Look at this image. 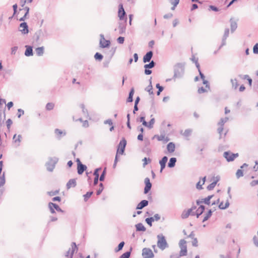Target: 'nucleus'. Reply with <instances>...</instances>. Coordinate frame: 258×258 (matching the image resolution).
Here are the masks:
<instances>
[{"label": "nucleus", "instance_id": "11", "mask_svg": "<svg viewBox=\"0 0 258 258\" xmlns=\"http://www.w3.org/2000/svg\"><path fill=\"white\" fill-rule=\"evenodd\" d=\"M100 39L99 42L100 47L103 48H107L109 47L110 45V41L105 39L104 35L101 34L100 35Z\"/></svg>", "mask_w": 258, "mask_h": 258}, {"label": "nucleus", "instance_id": "24", "mask_svg": "<svg viewBox=\"0 0 258 258\" xmlns=\"http://www.w3.org/2000/svg\"><path fill=\"white\" fill-rule=\"evenodd\" d=\"M54 133L56 135L57 139L60 140L62 137L66 136V133L65 132H63L58 128H56L54 130Z\"/></svg>", "mask_w": 258, "mask_h": 258}, {"label": "nucleus", "instance_id": "50", "mask_svg": "<svg viewBox=\"0 0 258 258\" xmlns=\"http://www.w3.org/2000/svg\"><path fill=\"white\" fill-rule=\"evenodd\" d=\"M21 138H22V136L20 135L17 136V135L15 134L13 137V140H14V142L15 143H17V142L20 143L21 142Z\"/></svg>", "mask_w": 258, "mask_h": 258}, {"label": "nucleus", "instance_id": "58", "mask_svg": "<svg viewBox=\"0 0 258 258\" xmlns=\"http://www.w3.org/2000/svg\"><path fill=\"white\" fill-rule=\"evenodd\" d=\"M141 115H142L137 119V121L143 122L144 120H145V115L143 112L141 113Z\"/></svg>", "mask_w": 258, "mask_h": 258}, {"label": "nucleus", "instance_id": "17", "mask_svg": "<svg viewBox=\"0 0 258 258\" xmlns=\"http://www.w3.org/2000/svg\"><path fill=\"white\" fill-rule=\"evenodd\" d=\"M126 20H127V18L125 19V20L124 22L118 23V29H119V34H122L125 31Z\"/></svg>", "mask_w": 258, "mask_h": 258}, {"label": "nucleus", "instance_id": "53", "mask_svg": "<svg viewBox=\"0 0 258 258\" xmlns=\"http://www.w3.org/2000/svg\"><path fill=\"white\" fill-rule=\"evenodd\" d=\"M102 169L101 167L96 168L94 171L93 175L95 177H99V171Z\"/></svg>", "mask_w": 258, "mask_h": 258}, {"label": "nucleus", "instance_id": "10", "mask_svg": "<svg viewBox=\"0 0 258 258\" xmlns=\"http://www.w3.org/2000/svg\"><path fill=\"white\" fill-rule=\"evenodd\" d=\"M143 258H153L154 254L152 250L150 248H144L142 249Z\"/></svg>", "mask_w": 258, "mask_h": 258}, {"label": "nucleus", "instance_id": "59", "mask_svg": "<svg viewBox=\"0 0 258 258\" xmlns=\"http://www.w3.org/2000/svg\"><path fill=\"white\" fill-rule=\"evenodd\" d=\"M229 34V28H226L225 29L224 34L223 36L224 39H227V38L228 37Z\"/></svg>", "mask_w": 258, "mask_h": 258}, {"label": "nucleus", "instance_id": "38", "mask_svg": "<svg viewBox=\"0 0 258 258\" xmlns=\"http://www.w3.org/2000/svg\"><path fill=\"white\" fill-rule=\"evenodd\" d=\"M106 167H105L101 174V175L99 177V180L100 181H103L105 179V177L106 174Z\"/></svg>", "mask_w": 258, "mask_h": 258}, {"label": "nucleus", "instance_id": "28", "mask_svg": "<svg viewBox=\"0 0 258 258\" xmlns=\"http://www.w3.org/2000/svg\"><path fill=\"white\" fill-rule=\"evenodd\" d=\"M216 178L217 179L215 181L212 182L207 186V188L208 190H211L213 189L215 186H216L217 182L220 180V178L218 176L216 177Z\"/></svg>", "mask_w": 258, "mask_h": 258}, {"label": "nucleus", "instance_id": "31", "mask_svg": "<svg viewBox=\"0 0 258 258\" xmlns=\"http://www.w3.org/2000/svg\"><path fill=\"white\" fill-rule=\"evenodd\" d=\"M205 210V206L204 205H200L199 207L197 209V217L199 218L204 212Z\"/></svg>", "mask_w": 258, "mask_h": 258}, {"label": "nucleus", "instance_id": "64", "mask_svg": "<svg viewBox=\"0 0 258 258\" xmlns=\"http://www.w3.org/2000/svg\"><path fill=\"white\" fill-rule=\"evenodd\" d=\"M253 242L254 244L256 246L258 247V237L256 236H254L253 237Z\"/></svg>", "mask_w": 258, "mask_h": 258}, {"label": "nucleus", "instance_id": "4", "mask_svg": "<svg viewBox=\"0 0 258 258\" xmlns=\"http://www.w3.org/2000/svg\"><path fill=\"white\" fill-rule=\"evenodd\" d=\"M157 246L161 250H164L168 247V244L166 240L165 236L162 234L157 235Z\"/></svg>", "mask_w": 258, "mask_h": 258}, {"label": "nucleus", "instance_id": "37", "mask_svg": "<svg viewBox=\"0 0 258 258\" xmlns=\"http://www.w3.org/2000/svg\"><path fill=\"white\" fill-rule=\"evenodd\" d=\"M214 195H210L208 196L207 198L202 199L203 203L206 205H209L210 204V200L213 197Z\"/></svg>", "mask_w": 258, "mask_h": 258}, {"label": "nucleus", "instance_id": "12", "mask_svg": "<svg viewBox=\"0 0 258 258\" xmlns=\"http://www.w3.org/2000/svg\"><path fill=\"white\" fill-rule=\"evenodd\" d=\"M72 248H70L66 252V254L65 256L66 257H68L69 254H70V258H73L74 253L75 251H77L78 248L76 245V243L74 242H73L71 244Z\"/></svg>", "mask_w": 258, "mask_h": 258}, {"label": "nucleus", "instance_id": "44", "mask_svg": "<svg viewBox=\"0 0 258 258\" xmlns=\"http://www.w3.org/2000/svg\"><path fill=\"white\" fill-rule=\"evenodd\" d=\"M142 161H143V166L145 167L148 163L151 162L152 160L149 158L145 157Z\"/></svg>", "mask_w": 258, "mask_h": 258}, {"label": "nucleus", "instance_id": "7", "mask_svg": "<svg viewBox=\"0 0 258 258\" xmlns=\"http://www.w3.org/2000/svg\"><path fill=\"white\" fill-rule=\"evenodd\" d=\"M126 145V141L125 138H123L119 142V145H118V148L117 150V154L122 155L125 151V148Z\"/></svg>", "mask_w": 258, "mask_h": 258}, {"label": "nucleus", "instance_id": "3", "mask_svg": "<svg viewBox=\"0 0 258 258\" xmlns=\"http://www.w3.org/2000/svg\"><path fill=\"white\" fill-rule=\"evenodd\" d=\"M46 30L43 31L42 29L37 30L33 35V38L37 44H40L43 41V37L45 36Z\"/></svg>", "mask_w": 258, "mask_h": 258}, {"label": "nucleus", "instance_id": "14", "mask_svg": "<svg viewBox=\"0 0 258 258\" xmlns=\"http://www.w3.org/2000/svg\"><path fill=\"white\" fill-rule=\"evenodd\" d=\"M118 15L119 19L120 20H125V19L127 18L126 17V13L123 9V5L121 4H120L118 6Z\"/></svg>", "mask_w": 258, "mask_h": 258}, {"label": "nucleus", "instance_id": "39", "mask_svg": "<svg viewBox=\"0 0 258 258\" xmlns=\"http://www.w3.org/2000/svg\"><path fill=\"white\" fill-rule=\"evenodd\" d=\"M132 250V248L131 247L130 251H126L121 254L119 258H129L131 255V250Z\"/></svg>", "mask_w": 258, "mask_h": 258}, {"label": "nucleus", "instance_id": "46", "mask_svg": "<svg viewBox=\"0 0 258 258\" xmlns=\"http://www.w3.org/2000/svg\"><path fill=\"white\" fill-rule=\"evenodd\" d=\"M99 185V188L96 191V195L97 196L100 195L104 189V186H103V184L102 183H100Z\"/></svg>", "mask_w": 258, "mask_h": 258}, {"label": "nucleus", "instance_id": "61", "mask_svg": "<svg viewBox=\"0 0 258 258\" xmlns=\"http://www.w3.org/2000/svg\"><path fill=\"white\" fill-rule=\"evenodd\" d=\"M142 151L149 154L151 152V149L148 147H144L142 149Z\"/></svg>", "mask_w": 258, "mask_h": 258}, {"label": "nucleus", "instance_id": "15", "mask_svg": "<svg viewBox=\"0 0 258 258\" xmlns=\"http://www.w3.org/2000/svg\"><path fill=\"white\" fill-rule=\"evenodd\" d=\"M144 183L145 186L144 189V194H147L150 191L152 185L151 182H150V178L148 177L145 178Z\"/></svg>", "mask_w": 258, "mask_h": 258}, {"label": "nucleus", "instance_id": "9", "mask_svg": "<svg viewBox=\"0 0 258 258\" xmlns=\"http://www.w3.org/2000/svg\"><path fill=\"white\" fill-rule=\"evenodd\" d=\"M149 62V63L144 65L145 74L147 75L152 74V72L150 69H152L156 66V62L154 60H151Z\"/></svg>", "mask_w": 258, "mask_h": 258}, {"label": "nucleus", "instance_id": "49", "mask_svg": "<svg viewBox=\"0 0 258 258\" xmlns=\"http://www.w3.org/2000/svg\"><path fill=\"white\" fill-rule=\"evenodd\" d=\"M54 104L53 103H47L46 105V109L47 110H51L53 109Z\"/></svg>", "mask_w": 258, "mask_h": 258}, {"label": "nucleus", "instance_id": "56", "mask_svg": "<svg viewBox=\"0 0 258 258\" xmlns=\"http://www.w3.org/2000/svg\"><path fill=\"white\" fill-rule=\"evenodd\" d=\"M155 138H157V139L159 141H163V140H164V136H163V135L159 136V135H156L153 137V139H154Z\"/></svg>", "mask_w": 258, "mask_h": 258}, {"label": "nucleus", "instance_id": "36", "mask_svg": "<svg viewBox=\"0 0 258 258\" xmlns=\"http://www.w3.org/2000/svg\"><path fill=\"white\" fill-rule=\"evenodd\" d=\"M93 191H89L87 192L86 194L83 196L84 201L87 202L88 200V199L91 197V196L93 195Z\"/></svg>", "mask_w": 258, "mask_h": 258}, {"label": "nucleus", "instance_id": "20", "mask_svg": "<svg viewBox=\"0 0 258 258\" xmlns=\"http://www.w3.org/2000/svg\"><path fill=\"white\" fill-rule=\"evenodd\" d=\"M149 204L148 201L146 200H143L141 201L137 206L136 209L141 210L144 208L147 207Z\"/></svg>", "mask_w": 258, "mask_h": 258}, {"label": "nucleus", "instance_id": "34", "mask_svg": "<svg viewBox=\"0 0 258 258\" xmlns=\"http://www.w3.org/2000/svg\"><path fill=\"white\" fill-rule=\"evenodd\" d=\"M5 172H4L3 174L0 173V187L3 186L5 184Z\"/></svg>", "mask_w": 258, "mask_h": 258}, {"label": "nucleus", "instance_id": "43", "mask_svg": "<svg viewBox=\"0 0 258 258\" xmlns=\"http://www.w3.org/2000/svg\"><path fill=\"white\" fill-rule=\"evenodd\" d=\"M242 79L247 80L248 81V85H249L250 87H251L252 80L248 75H244L243 76Z\"/></svg>", "mask_w": 258, "mask_h": 258}, {"label": "nucleus", "instance_id": "6", "mask_svg": "<svg viewBox=\"0 0 258 258\" xmlns=\"http://www.w3.org/2000/svg\"><path fill=\"white\" fill-rule=\"evenodd\" d=\"M238 153H233L230 151H226L223 153L224 157L228 162L234 161L236 157H238Z\"/></svg>", "mask_w": 258, "mask_h": 258}, {"label": "nucleus", "instance_id": "8", "mask_svg": "<svg viewBox=\"0 0 258 258\" xmlns=\"http://www.w3.org/2000/svg\"><path fill=\"white\" fill-rule=\"evenodd\" d=\"M48 207L50 212L52 214L55 213V211L54 210H56V211L57 212H59L62 213H64V211L62 210L56 204L52 202H49L48 204Z\"/></svg>", "mask_w": 258, "mask_h": 258}, {"label": "nucleus", "instance_id": "33", "mask_svg": "<svg viewBox=\"0 0 258 258\" xmlns=\"http://www.w3.org/2000/svg\"><path fill=\"white\" fill-rule=\"evenodd\" d=\"M44 48L43 46L37 47L36 49V53L38 56H42L44 53Z\"/></svg>", "mask_w": 258, "mask_h": 258}, {"label": "nucleus", "instance_id": "5", "mask_svg": "<svg viewBox=\"0 0 258 258\" xmlns=\"http://www.w3.org/2000/svg\"><path fill=\"white\" fill-rule=\"evenodd\" d=\"M58 161V159L56 157L50 158L48 161L45 164L47 171L49 172L53 171Z\"/></svg>", "mask_w": 258, "mask_h": 258}, {"label": "nucleus", "instance_id": "55", "mask_svg": "<svg viewBox=\"0 0 258 258\" xmlns=\"http://www.w3.org/2000/svg\"><path fill=\"white\" fill-rule=\"evenodd\" d=\"M155 120L154 118L151 119L150 121L148 122V128H152L153 127V125L155 123Z\"/></svg>", "mask_w": 258, "mask_h": 258}, {"label": "nucleus", "instance_id": "48", "mask_svg": "<svg viewBox=\"0 0 258 258\" xmlns=\"http://www.w3.org/2000/svg\"><path fill=\"white\" fill-rule=\"evenodd\" d=\"M153 87L152 85H149L146 88L145 90L149 92V94L150 95H153L154 94L153 92L152 91Z\"/></svg>", "mask_w": 258, "mask_h": 258}, {"label": "nucleus", "instance_id": "41", "mask_svg": "<svg viewBox=\"0 0 258 258\" xmlns=\"http://www.w3.org/2000/svg\"><path fill=\"white\" fill-rule=\"evenodd\" d=\"M156 87L158 90L157 92V95L159 96L160 95L161 92H162L163 91L164 87L160 86V84H159V83H157L156 85Z\"/></svg>", "mask_w": 258, "mask_h": 258}, {"label": "nucleus", "instance_id": "35", "mask_svg": "<svg viewBox=\"0 0 258 258\" xmlns=\"http://www.w3.org/2000/svg\"><path fill=\"white\" fill-rule=\"evenodd\" d=\"M213 212V211L211 209H210L208 211V213L206 214L205 216L204 217L203 220V222H205V221L208 220L211 217Z\"/></svg>", "mask_w": 258, "mask_h": 258}, {"label": "nucleus", "instance_id": "52", "mask_svg": "<svg viewBox=\"0 0 258 258\" xmlns=\"http://www.w3.org/2000/svg\"><path fill=\"white\" fill-rule=\"evenodd\" d=\"M189 215L187 211L184 210L181 214V217L182 219H186Z\"/></svg>", "mask_w": 258, "mask_h": 258}, {"label": "nucleus", "instance_id": "19", "mask_svg": "<svg viewBox=\"0 0 258 258\" xmlns=\"http://www.w3.org/2000/svg\"><path fill=\"white\" fill-rule=\"evenodd\" d=\"M168 160V157L167 156H164L160 161L159 164L161 166L160 172H162L163 170L165 168L166 164Z\"/></svg>", "mask_w": 258, "mask_h": 258}, {"label": "nucleus", "instance_id": "23", "mask_svg": "<svg viewBox=\"0 0 258 258\" xmlns=\"http://www.w3.org/2000/svg\"><path fill=\"white\" fill-rule=\"evenodd\" d=\"M77 185L76 179L75 178L71 179L67 182L66 186L68 189L71 187H75Z\"/></svg>", "mask_w": 258, "mask_h": 258}, {"label": "nucleus", "instance_id": "27", "mask_svg": "<svg viewBox=\"0 0 258 258\" xmlns=\"http://www.w3.org/2000/svg\"><path fill=\"white\" fill-rule=\"evenodd\" d=\"M177 161V159L175 157H172L169 159V161L168 163V167L169 168H173L175 166V163Z\"/></svg>", "mask_w": 258, "mask_h": 258}, {"label": "nucleus", "instance_id": "25", "mask_svg": "<svg viewBox=\"0 0 258 258\" xmlns=\"http://www.w3.org/2000/svg\"><path fill=\"white\" fill-rule=\"evenodd\" d=\"M135 93L134 88L131 89L128 97L126 99V102H132L133 101V96Z\"/></svg>", "mask_w": 258, "mask_h": 258}, {"label": "nucleus", "instance_id": "57", "mask_svg": "<svg viewBox=\"0 0 258 258\" xmlns=\"http://www.w3.org/2000/svg\"><path fill=\"white\" fill-rule=\"evenodd\" d=\"M207 92L208 90L206 88H204L203 87H200L198 90V92L199 94H202Z\"/></svg>", "mask_w": 258, "mask_h": 258}, {"label": "nucleus", "instance_id": "1", "mask_svg": "<svg viewBox=\"0 0 258 258\" xmlns=\"http://www.w3.org/2000/svg\"><path fill=\"white\" fill-rule=\"evenodd\" d=\"M174 75L173 80L175 81L176 79L182 77L184 73V65L182 63H177L173 67Z\"/></svg>", "mask_w": 258, "mask_h": 258}, {"label": "nucleus", "instance_id": "42", "mask_svg": "<svg viewBox=\"0 0 258 258\" xmlns=\"http://www.w3.org/2000/svg\"><path fill=\"white\" fill-rule=\"evenodd\" d=\"M94 58L96 60L101 61L103 58V56L99 52H96L94 55Z\"/></svg>", "mask_w": 258, "mask_h": 258}, {"label": "nucleus", "instance_id": "29", "mask_svg": "<svg viewBox=\"0 0 258 258\" xmlns=\"http://www.w3.org/2000/svg\"><path fill=\"white\" fill-rule=\"evenodd\" d=\"M135 226H136V231H137L144 232L146 230V228H145V227L141 223H139L135 225Z\"/></svg>", "mask_w": 258, "mask_h": 258}, {"label": "nucleus", "instance_id": "63", "mask_svg": "<svg viewBox=\"0 0 258 258\" xmlns=\"http://www.w3.org/2000/svg\"><path fill=\"white\" fill-rule=\"evenodd\" d=\"M253 52L254 54H258V43H256L253 48Z\"/></svg>", "mask_w": 258, "mask_h": 258}, {"label": "nucleus", "instance_id": "32", "mask_svg": "<svg viewBox=\"0 0 258 258\" xmlns=\"http://www.w3.org/2000/svg\"><path fill=\"white\" fill-rule=\"evenodd\" d=\"M230 82L232 84V87L234 90H236L239 86L237 79H231Z\"/></svg>", "mask_w": 258, "mask_h": 258}, {"label": "nucleus", "instance_id": "51", "mask_svg": "<svg viewBox=\"0 0 258 258\" xmlns=\"http://www.w3.org/2000/svg\"><path fill=\"white\" fill-rule=\"evenodd\" d=\"M81 108L82 109V112L85 116H89L88 112L87 109L85 108V105L83 104H81Z\"/></svg>", "mask_w": 258, "mask_h": 258}, {"label": "nucleus", "instance_id": "18", "mask_svg": "<svg viewBox=\"0 0 258 258\" xmlns=\"http://www.w3.org/2000/svg\"><path fill=\"white\" fill-rule=\"evenodd\" d=\"M153 55V52L150 50L147 52L146 54L144 56L143 61L144 63L148 62L151 61V59Z\"/></svg>", "mask_w": 258, "mask_h": 258}, {"label": "nucleus", "instance_id": "47", "mask_svg": "<svg viewBox=\"0 0 258 258\" xmlns=\"http://www.w3.org/2000/svg\"><path fill=\"white\" fill-rule=\"evenodd\" d=\"M236 176L237 178L242 177L243 176V170L241 169H238L236 173Z\"/></svg>", "mask_w": 258, "mask_h": 258}, {"label": "nucleus", "instance_id": "30", "mask_svg": "<svg viewBox=\"0 0 258 258\" xmlns=\"http://www.w3.org/2000/svg\"><path fill=\"white\" fill-rule=\"evenodd\" d=\"M231 31L233 33L237 28V24L236 22L233 21L232 19L230 20Z\"/></svg>", "mask_w": 258, "mask_h": 258}, {"label": "nucleus", "instance_id": "2", "mask_svg": "<svg viewBox=\"0 0 258 258\" xmlns=\"http://www.w3.org/2000/svg\"><path fill=\"white\" fill-rule=\"evenodd\" d=\"M179 245L180 248L179 254H175L171 255L170 258H179L180 256L187 255V245L186 241L184 239H181L179 242Z\"/></svg>", "mask_w": 258, "mask_h": 258}, {"label": "nucleus", "instance_id": "54", "mask_svg": "<svg viewBox=\"0 0 258 258\" xmlns=\"http://www.w3.org/2000/svg\"><path fill=\"white\" fill-rule=\"evenodd\" d=\"M47 193L49 196L52 197V196L57 195L59 193V190H55L54 191H48Z\"/></svg>", "mask_w": 258, "mask_h": 258}, {"label": "nucleus", "instance_id": "40", "mask_svg": "<svg viewBox=\"0 0 258 258\" xmlns=\"http://www.w3.org/2000/svg\"><path fill=\"white\" fill-rule=\"evenodd\" d=\"M124 244H125V243L124 241H121V242H120L119 243V244L118 245L117 247L115 248V250H114L116 252H117L122 250V249L123 248V247L124 245Z\"/></svg>", "mask_w": 258, "mask_h": 258}, {"label": "nucleus", "instance_id": "60", "mask_svg": "<svg viewBox=\"0 0 258 258\" xmlns=\"http://www.w3.org/2000/svg\"><path fill=\"white\" fill-rule=\"evenodd\" d=\"M24 114V111L22 109H18L17 116L18 118H20L22 115Z\"/></svg>", "mask_w": 258, "mask_h": 258}, {"label": "nucleus", "instance_id": "16", "mask_svg": "<svg viewBox=\"0 0 258 258\" xmlns=\"http://www.w3.org/2000/svg\"><path fill=\"white\" fill-rule=\"evenodd\" d=\"M19 31L23 34H28L29 32V28L26 22H23L20 24Z\"/></svg>", "mask_w": 258, "mask_h": 258}, {"label": "nucleus", "instance_id": "21", "mask_svg": "<svg viewBox=\"0 0 258 258\" xmlns=\"http://www.w3.org/2000/svg\"><path fill=\"white\" fill-rule=\"evenodd\" d=\"M87 168V167L85 165L82 163L78 164V166H77V172L78 174H82L86 170Z\"/></svg>", "mask_w": 258, "mask_h": 258}, {"label": "nucleus", "instance_id": "13", "mask_svg": "<svg viewBox=\"0 0 258 258\" xmlns=\"http://www.w3.org/2000/svg\"><path fill=\"white\" fill-rule=\"evenodd\" d=\"M229 119L228 117H225V118H221L220 119V121L218 123V124L220 125V127L217 129L218 133L220 135V138H221L222 133L223 131V126L225 122H226Z\"/></svg>", "mask_w": 258, "mask_h": 258}, {"label": "nucleus", "instance_id": "62", "mask_svg": "<svg viewBox=\"0 0 258 258\" xmlns=\"http://www.w3.org/2000/svg\"><path fill=\"white\" fill-rule=\"evenodd\" d=\"M18 49V46H13L11 48V54L12 55H15Z\"/></svg>", "mask_w": 258, "mask_h": 258}, {"label": "nucleus", "instance_id": "45", "mask_svg": "<svg viewBox=\"0 0 258 258\" xmlns=\"http://www.w3.org/2000/svg\"><path fill=\"white\" fill-rule=\"evenodd\" d=\"M154 221V219L153 217H149V218H147L146 219H145V221L150 226H152V222Z\"/></svg>", "mask_w": 258, "mask_h": 258}, {"label": "nucleus", "instance_id": "26", "mask_svg": "<svg viewBox=\"0 0 258 258\" xmlns=\"http://www.w3.org/2000/svg\"><path fill=\"white\" fill-rule=\"evenodd\" d=\"M175 146L173 142H170L167 145V149L169 153H173L175 151Z\"/></svg>", "mask_w": 258, "mask_h": 258}, {"label": "nucleus", "instance_id": "22", "mask_svg": "<svg viewBox=\"0 0 258 258\" xmlns=\"http://www.w3.org/2000/svg\"><path fill=\"white\" fill-rule=\"evenodd\" d=\"M26 50L25 51V55L26 56H30L33 55V47L30 45H26Z\"/></svg>", "mask_w": 258, "mask_h": 258}]
</instances>
